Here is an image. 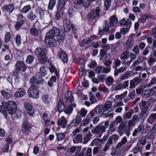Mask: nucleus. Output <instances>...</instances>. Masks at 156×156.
Returning a JSON list of instances; mask_svg holds the SVG:
<instances>
[{"mask_svg": "<svg viewBox=\"0 0 156 156\" xmlns=\"http://www.w3.org/2000/svg\"><path fill=\"white\" fill-rule=\"evenodd\" d=\"M92 42L90 38H88L85 40V49H87L91 46V43Z\"/></svg>", "mask_w": 156, "mask_h": 156, "instance_id": "nucleus-56", "label": "nucleus"}, {"mask_svg": "<svg viewBox=\"0 0 156 156\" xmlns=\"http://www.w3.org/2000/svg\"><path fill=\"white\" fill-rule=\"evenodd\" d=\"M35 54L37 55L38 60L41 63L44 64L47 61V57L44 49L40 48H37Z\"/></svg>", "mask_w": 156, "mask_h": 156, "instance_id": "nucleus-2", "label": "nucleus"}, {"mask_svg": "<svg viewBox=\"0 0 156 156\" xmlns=\"http://www.w3.org/2000/svg\"><path fill=\"white\" fill-rule=\"evenodd\" d=\"M127 139L126 136H124L122 139L118 143L116 146V148L117 149L120 148L122 146L127 142Z\"/></svg>", "mask_w": 156, "mask_h": 156, "instance_id": "nucleus-25", "label": "nucleus"}, {"mask_svg": "<svg viewBox=\"0 0 156 156\" xmlns=\"http://www.w3.org/2000/svg\"><path fill=\"white\" fill-rule=\"evenodd\" d=\"M14 84L16 86L19 84L20 82V77L17 76H15L14 78Z\"/></svg>", "mask_w": 156, "mask_h": 156, "instance_id": "nucleus-60", "label": "nucleus"}, {"mask_svg": "<svg viewBox=\"0 0 156 156\" xmlns=\"http://www.w3.org/2000/svg\"><path fill=\"white\" fill-rule=\"evenodd\" d=\"M118 24V20L116 16L112 15L109 18V27H115Z\"/></svg>", "mask_w": 156, "mask_h": 156, "instance_id": "nucleus-11", "label": "nucleus"}, {"mask_svg": "<svg viewBox=\"0 0 156 156\" xmlns=\"http://www.w3.org/2000/svg\"><path fill=\"white\" fill-rule=\"evenodd\" d=\"M25 94V91L23 88H19L17 91L15 93L14 95L15 97L17 98L23 97Z\"/></svg>", "mask_w": 156, "mask_h": 156, "instance_id": "nucleus-22", "label": "nucleus"}, {"mask_svg": "<svg viewBox=\"0 0 156 156\" xmlns=\"http://www.w3.org/2000/svg\"><path fill=\"white\" fill-rule=\"evenodd\" d=\"M111 3V0H105V5L106 10H108L109 9Z\"/></svg>", "mask_w": 156, "mask_h": 156, "instance_id": "nucleus-63", "label": "nucleus"}, {"mask_svg": "<svg viewBox=\"0 0 156 156\" xmlns=\"http://www.w3.org/2000/svg\"><path fill=\"white\" fill-rule=\"evenodd\" d=\"M39 80H37L35 77H33L30 79V83L31 84H43L44 82L42 78H39Z\"/></svg>", "mask_w": 156, "mask_h": 156, "instance_id": "nucleus-23", "label": "nucleus"}, {"mask_svg": "<svg viewBox=\"0 0 156 156\" xmlns=\"http://www.w3.org/2000/svg\"><path fill=\"white\" fill-rule=\"evenodd\" d=\"M139 105L141 109L144 110L145 108H147L148 109V107L146 106L147 103L146 102L144 101H142L140 102L139 103Z\"/></svg>", "mask_w": 156, "mask_h": 156, "instance_id": "nucleus-43", "label": "nucleus"}, {"mask_svg": "<svg viewBox=\"0 0 156 156\" xmlns=\"http://www.w3.org/2000/svg\"><path fill=\"white\" fill-rule=\"evenodd\" d=\"M114 82L113 77L111 76L107 77L106 79L105 83L108 86H110Z\"/></svg>", "mask_w": 156, "mask_h": 156, "instance_id": "nucleus-32", "label": "nucleus"}, {"mask_svg": "<svg viewBox=\"0 0 156 156\" xmlns=\"http://www.w3.org/2000/svg\"><path fill=\"white\" fill-rule=\"evenodd\" d=\"M128 51H124L121 55L120 58L122 60H126L128 58Z\"/></svg>", "mask_w": 156, "mask_h": 156, "instance_id": "nucleus-47", "label": "nucleus"}, {"mask_svg": "<svg viewBox=\"0 0 156 156\" xmlns=\"http://www.w3.org/2000/svg\"><path fill=\"white\" fill-rule=\"evenodd\" d=\"M65 108V105L61 101H59L58 105V108L59 112H62L64 110Z\"/></svg>", "mask_w": 156, "mask_h": 156, "instance_id": "nucleus-40", "label": "nucleus"}, {"mask_svg": "<svg viewBox=\"0 0 156 156\" xmlns=\"http://www.w3.org/2000/svg\"><path fill=\"white\" fill-rule=\"evenodd\" d=\"M28 18L31 20H33L36 18V16L35 14L32 12H30L28 16Z\"/></svg>", "mask_w": 156, "mask_h": 156, "instance_id": "nucleus-57", "label": "nucleus"}, {"mask_svg": "<svg viewBox=\"0 0 156 156\" xmlns=\"http://www.w3.org/2000/svg\"><path fill=\"white\" fill-rule=\"evenodd\" d=\"M134 113V111L133 109L130 110L129 111L126 113L123 116L124 119H129L130 118L132 115Z\"/></svg>", "mask_w": 156, "mask_h": 156, "instance_id": "nucleus-37", "label": "nucleus"}, {"mask_svg": "<svg viewBox=\"0 0 156 156\" xmlns=\"http://www.w3.org/2000/svg\"><path fill=\"white\" fill-rule=\"evenodd\" d=\"M106 112L105 111H103L102 112V115H103V118H104L111 119L113 117L114 114L113 112H111L110 111L108 113H106Z\"/></svg>", "mask_w": 156, "mask_h": 156, "instance_id": "nucleus-28", "label": "nucleus"}, {"mask_svg": "<svg viewBox=\"0 0 156 156\" xmlns=\"http://www.w3.org/2000/svg\"><path fill=\"white\" fill-rule=\"evenodd\" d=\"M156 83V78L155 77H154L151 79V82L148 84L146 85V87H150Z\"/></svg>", "mask_w": 156, "mask_h": 156, "instance_id": "nucleus-53", "label": "nucleus"}, {"mask_svg": "<svg viewBox=\"0 0 156 156\" xmlns=\"http://www.w3.org/2000/svg\"><path fill=\"white\" fill-rule=\"evenodd\" d=\"M28 95L33 99H38L39 97V91L35 85H31L28 90Z\"/></svg>", "mask_w": 156, "mask_h": 156, "instance_id": "nucleus-3", "label": "nucleus"}, {"mask_svg": "<svg viewBox=\"0 0 156 156\" xmlns=\"http://www.w3.org/2000/svg\"><path fill=\"white\" fill-rule=\"evenodd\" d=\"M90 101L91 104L96 103L97 102V101L96 100L95 97L93 96H91L90 98Z\"/></svg>", "mask_w": 156, "mask_h": 156, "instance_id": "nucleus-64", "label": "nucleus"}, {"mask_svg": "<svg viewBox=\"0 0 156 156\" xmlns=\"http://www.w3.org/2000/svg\"><path fill=\"white\" fill-rule=\"evenodd\" d=\"M65 101H69L70 103H72L74 101V98L72 95V92L71 91H69L66 93L65 95Z\"/></svg>", "mask_w": 156, "mask_h": 156, "instance_id": "nucleus-24", "label": "nucleus"}, {"mask_svg": "<svg viewBox=\"0 0 156 156\" xmlns=\"http://www.w3.org/2000/svg\"><path fill=\"white\" fill-rule=\"evenodd\" d=\"M73 109L72 106L71 105L67 107L64 110V112L66 114L69 115L71 113L73 112Z\"/></svg>", "mask_w": 156, "mask_h": 156, "instance_id": "nucleus-41", "label": "nucleus"}, {"mask_svg": "<svg viewBox=\"0 0 156 156\" xmlns=\"http://www.w3.org/2000/svg\"><path fill=\"white\" fill-rule=\"evenodd\" d=\"M65 135L63 133H59L57 135V138L58 141H61L64 139Z\"/></svg>", "mask_w": 156, "mask_h": 156, "instance_id": "nucleus-58", "label": "nucleus"}, {"mask_svg": "<svg viewBox=\"0 0 156 156\" xmlns=\"http://www.w3.org/2000/svg\"><path fill=\"white\" fill-rule=\"evenodd\" d=\"M60 30L57 27H54L51 30H50L47 33L48 35H49L53 37H57L60 34Z\"/></svg>", "mask_w": 156, "mask_h": 156, "instance_id": "nucleus-13", "label": "nucleus"}, {"mask_svg": "<svg viewBox=\"0 0 156 156\" xmlns=\"http://www.w3.org/2000/svg\"><path fill=\"white\" fill-rule=\"evenodd\" d=\"M15 67L16 70L18 71L24 72L27 69V66L24 62L19 61L16 62L15 65Z\"/></svg>", "mask_w": 156, "mask_h": 156, "instance_id": "nucleus-8", "label": "nucleus"}, {"mask_svg": "<svg viewBox=\"0 0 156 156\" xmlns=\"http://www.w3.org/2000/svg\"><path fill=\"white\" fill-rule=\"evenodd\" d=\"M33 125L27 121L24 122L22 125V130L23 132L27 133L30 131Z\"/></svg>", "mask_w": 156, "mask_h": 156, "instance_id": "nucleus-7", "label": "nucleus"}, {"mask_svg": "<svg viewBox=\"0 0 156 156\" xmlns=\"http://www.w3.org/2000/svg\"><path fill=\"white\" fill-rule=\"evenodd\" d=\"M58 55L59 58L63 63H66L68 61V57L67 54L64 51L62 50L58 51Z\"/></svg>", "mask_w": 156, "mask_h": 156, "instance_id": "nucleus-12", "label": "nucleus"}, {"mask_svg": "<svg viewBox=\"0 0 156 156\" xmlns=\"http://www.w3.org/2000/svg\"><path fill=\"white\" fill-rule=\"evenodd\" d=\"M14 6L13 4H9L8 5H4L2 8V10L10 13L14 10Z\"/></svg>", "mask_w": 156, "mask_h": 156, "instance_id": "nucleus-14", "label": "nucleus"}, {"mask_svg": "<svg viewBox=\"0 0 156 156\" xmlns=\"http://www.w3.org/2000/svg\"><path fill=\"white\" fill-rule=\"evenodd\" d=\"M156 120V113H151L148 117L147 120V122L152 124Z\"/></svg>", "mask_w": 156, "mask_h": 156, "instance_id": "nucleus-26", "label": "nucleus"}, {"mask_svg": "<svg viewBox=\"0 0 156 156\" xmlns=\"http://www.w3.org/2000/svg\"><path fill=\"white\" fill-rule=\"evenodd\" d=\"M87 110L84 108H82L80 111L77 112V115L80 114V116L82 117H84L87 114Z\"/></svg>", "mask_w": 156, "mask_h": 156, "instance_id": "nucleus-35", "label": "nucleus"}, {"mask_svg": "<svg viewBox=\"0 0 156 156\" xmlns=\"http://www.w3.org/2000/svg\"><path fill=\"white\" fill-rule=\"evenodd\" d=\"M121 61L119 59H117L115 60L113 63L114 65L113 66V68H116L117 67L119 66L121 64Z\"/></svg>", "mask_w": 156, "mask_h": 156, "instance_id": "nucleus-52", "label": "nucleus"}, {"mask_svg": "<svg viewBox=\"0 0 156 156\" xmlns=\"http://www.w3.org/2000/svg\"><path fill=\"white\" fill-rule=\"evenodd\" d=\"M100 11V9L98 7L96 8L95 11L92 12L91 13L90 17L92 19H94L98 18L100 16L99 12Z\"/></svg>", "mask_w": 156, "mask_h": 156, "instance_id": "nucleus-21", "label": "nucleus"}, {"mask_svg": "<svg viewBox=\"0 0 156 156\" xmlns=\"http://www.w3.org/2000/svg\"><path fill=\"white\" fill-rule=\"evenodd\" d=\"M57 37V41L59 43H62L63 42L64 38L63 36L59 34Z\"/></svg>", "mask_w": 156, "mask_h": 156, "instance_id": "nucleus-55", "label": "nucleus"}, {"mask_svg": "<svg viewBox=\"0 0 156 156\" xmlns=\"http://www.w3.org/2000/svg\"><path fill=\"white\" fill-rule=\"evenodd\" d=\"M31 9L30 5L24 6L21 9V12L23 13H26L28 12Z\"/></svg>", "mask_w": 156, "mask_h": 156, "instance_id": "nucleus-39", "label": "nucleus"}, {"mask_svg": "<svg viewBox=\"0 0 156 156\" xmlns=\"http://www.w3.org/2000/svg\"><path fill=\"white\" fill-rule=\"evenodd\" d=\"M143 93L147 97L152 95L154 91L152 89H147L143 91Z\"/></svg>", "mask_w": 156, "mask_h": 156, "instance_id": "nucleus-36", "label": "nucleus"}, {"mask_svg": "<svg viewBox=\"0 0 156 156\" xmlns=\"http://www.w3.org/2000/svg\"><path fill=\"white\" fill-rule=\"evenodd\" d=\"M92 118L88 116V114L87 117L84 119L82 121L83 125L84 126H87L88 125Z\"/></svg>", "mask_w": 156, "mask_h": 156, "instance_id": "nucleus-31", "label": "nucleus"}, {"mask_svg": "<svg viewBox=\"0 0 156 156\" xmlns=\"http://www.w3.org/2000/svg\"><path fill=\"white\" fill-rule=\"evenodd\" d=\"M67 121L64 116H62L60 118L58 121L57 125L58 126L63 128H65L67 125Z\"/></svg>", "mask_w": 156, "mask_h": 156, "instance_id": "nucleus-10", "label": "nucleus"}, {"mask_svg": "<svg viewBox=\"0 0 156 156\" xmlns=\"http://www.w3.org/2000/svg\"><path fill=\"white\" fill-rule=\"evenodd\" d=\"M39 24L38 22L37 21H36L33 25V27L31 28L30 30V31L31 34L34 36H37L39 34L38 30L36 28V25L38 26Z\"/></svg>", "mask_w": 156, "mask_h": 156, "instance_id": "nucleus-18", "label": "nucleus"}, {"mask_svg": "<svg viewBox=\"0 0 156 156\" xmlns=\"http://www.w3.org/2000/svg\"><path fill=\"white\" fill-rule=\"evenodd\" d=\"M108 121L105 122L104 125L102 124H100L94 128H93L91 130V133L94 134L96 133H102L105 132L106 129V127H107L108 126Z\"/></svg>", "mask_w": 156, "mask_h": 156, "instance_id": "nucleus-4", "label": "nucleus"}, {"mask_svg": "<svg viewBox=\"0 0 156 156\" xmlns=\"http://www.w3.org/2000/svg\"><path fill=\"white\" fill-rule=\"evenodd\" d=\"M112 104V102L110 101H106L103 106V111H105V112L107 111L111 108Z\"/></svg>", "mask_w": 156, "mask_h": 156, "instance_id": "nucleus-33", "label": "nucleus"}, {"mask_svg": "<svg viewBox=\"0 0 156 156\" xmlns=\"http://www.w3.org/2000/svg\"><path fill=\"white\" fill-rule=\"evenodd\" d=\"M140 82V80L138 78H135L133 80H131L130 82L129 89L130 90L134 88Z\"/></svg>", "mask_w": 156, "mask_h": 156, "instance_id": "nucleus-16", "label": "nucleus"}, {"mask_svg": "<svg viewBox=\"0 0 156 156\" xmlns=\"http://www.w3.org/2000/svg\"><path fill=\"white\" fill-rule=\"evenodd\" d=\"M25 107L27 109V113L30 116H33L35 111V109L33 108V105L31 103H27L25 105Z\"/></svg>", "mask_w": 156, "mask_h": 156, "instance_id": "nucleus-9", "label": "nucleus"}, {"mask_svg": "<svg viewBox=\"0 0 156 156\" xmlns=\"http://www.w3.org/2000/svg\"><path fill=\"white\" fill-rule=\"evenodd\" d=\"M126 125V124L124 122H122L117 127V131L120 136H121L124 133Z\"/></svg>", "mask_w": 156, "mask_h": 156, "instance_id": "nucleus-17", "label": "nucleus"}, {"mask_svg": "<svg viewBox=\"0 0 156 156\" xmlns=\"http://www.w3.org/2000/svg\"><path fill=\"white\" fill-rule=\"evenodd\" d=\"M56 0H50L48 6V9L50 10H52L56 4Z\"/></svg>", "mask_w": 156, "mask_h": 156, "instance_id": "nucleus-45", "label": "nucleus"}, {"mask_svg": "<svg viewBox=\"0 0 156 156\" xmlns=\"http://www.w3.org/2000/svg\"><path fill=\"white\" fill-rule=\"evenodd\" d=\"M147 108H145L144 110H142L140 114V117L143 119H145L147 116L148 114L147 112Z\"/></svg>", "mask_w": 156, "mask_h": 156, "instance_id": "nucleus-38", "label": "nucleus"}, {"mask_svg": "<svg viewBox=\"0 0 156 156\" xmlns=\"http://www.w3.org/2000/svg\"><path fill=\"white\" fill-rule=\"evenodd\" d=\"M4 105L5 107L7 112L10 115L16 114V118H20L21 116V112L19 110L16 109L17 105L16 103L13 101H8L5 103Z\"/></svg>", "mask_w": 156, "mask_h": 156, "instance_id": "nucleus-1", "label": "nucleus"}, {"mask_svg": "<svg viewBox=\"0 0 156 156\" xmlns=\"http://www.w3.org/2000/svg\"><path fill=\"white\" fill-rule=\"evenodd\" d=\"M122 119L120 116H117L115 120V122L116 124H118L122 122Z\"/></svg>", "mask_w": 156, "mask_h": 156, "instance_id": "nucleus-61", "label": "nucleus"}, {"mask_svg": "<svg viewBox=\"0 0 156 156\" xmlns=\"http://www.w3.org/2000/svg\"><path fill=\"white\" fill-rule=\"evenodd\" d=\"M103 110V106L102 105H98L96 106L88 114V116L93 117L95 115H98L100 114Z\"/></svg>", "mask_w": 156, "mask_h": 156, "instance_id": "nucleus-5", "label": "nucleus"}, {"mask_svg": "<svg viewBox=\"0 0 156 156\" xmlns=\"http://www.w3.org/2000/svg\"><path fill=\"white\" fill-rule=\"evenodd\" d=\"M81 121V116H80L77 115L75 119H74L72 120L71 121L70 124H73V123L74 126L78 127L80 124Z\"/></svg>", "mask_w": 156, "mask_h": 156, "instance_id": "nucleus-20", "label": "nucleus"}, {"mask_svg": "<svg viewBox=\"0 0 156 156\" xmlns=\"http://www.w3.org/2000/svg\"><path fill=\"white\" fill-rule=\"evenodd\" d=\"M39 73L42 76H45L47 74V71L44 67L42 66L40 68Z\"/></svg>", "mask_w": 156, "mask_h": 156, "instance_id": "nucleus-50", "label": "nucleus"}, {"mask_svg": "<svg viewBox=\"0 0 156 156\" xmlns=\"http://www.w3.org/2000/svg\"><path fill=\"white\" fill-rule=\"evenodd\" d=\"M67 0H58V5L57 9L58 10H61L65 6Z\"/></svg>", "mask_w": 156, "mask_h": 156, "instance_id": "nucleus-30", "label": "nucleus"}, {"mask_svg": "<svg viewBox=\"0 0 156 156\" xmlns=\"http://www.w3.org/2000/svg\"><path fill=\"white\" fill-rule=\"evenodd\" d=\"M41 101L44 104L48 105L49 104L51 99L48 93H43L41 97Z\"/></svg>", "mask_w": 156, "mask_h": 156, "instance_id": "nucleus-19", "label": "nucleus"}, {"mask_svg": "<svg viewBox=\"0 0 156 156\" xmlns=\"http://www.w3.org/2000/svg\"><path fill=\"white\" fill-rule=\"evenodd\" d=\"M129 28L127 27L125 28H121L120 30L121 33L122 35L124 34H125L127 33L129 31Z\"/></svg>", "mask_w": 156, "mask_h": 156, "instance_id": "nucleus-62", "label": "nucleus"}, {"mask_svg": "<svg viewBox=\"0 0 156 156\" xmlns=\"http://www.w3.org/2000/svg\"><path fill=\"white\" fill-rule=\"evenodd\" d=\"M15 42L16 45H19L21 43V36L20 34H17L15 38Z\"/></svg>", "mask_w": 156, "mask_h": 156, "instance_id": "nucleus-42", "label": "nucleus"}, {"mask_svg": "<svg viewBox=\"0 0 156 156\" xmlns=\"http://www.w3.org/2000/svg\"><path fill=\"white\" fill-rule=\"evenodd\" d=\"M144 126H143L140 125L137 129H135L132 134L133 136H136L137 133L143 132L144 131Z\"/></svg>", "mask_w": 156, "mask_h": 156, "instance_id": "nucleus-27", "label": "nucleus"}, {"mask_svg": "<svg viewBox=\"0 0 156 156\" xmlns=\"http://www.w3.org/2000/svg\"><path fill=\"white\" fill-rule=\"evenodd\" d=\"M24 23V20H21L20 21H17L15 26L16 30H19Z\"/></svg>", "mask_w": 156, "mask_h": 156, "instance_id": "nucleus-34", "label": "nucleus"}, {"mask_svg": "<svg viewBox=\"0 0 156 156\" xmlns=\"http://www.w3.org/2000/svg\"><path fill=\"white\" fill-rule=\"evenodd\" d=\"M46 35L44 40L46 44L51 47H53L56 45V41L54 37L49 35H48L47 34H46Z\"/></svg>", "mask_w": 156, "mask_h": 156, "instance_id": "nucleus-6", "label": "nucleus"}, {"mask_svg": "<svg viewBox=\"0 0 156 156\" xmlns=\"http://www.w3.org/2000/svg\"><path fill=\"white\" fill-rule=\"evenodd\" d=\"M76 6L78 5L83 6L87 7L89 5V1L88 0H77L76 2H74Z\"/></svg>", "mask_w": 156, "mask_h": 156, "instance_id": "nucleus-15", "label": "nucleus"}, {"mask_svg": "<svg viewBox=\"0 0 156 156\" xmlns=\"http://www.w3.org/2000/svg\"><path fill=\"white\" fill-rule=\"evenodd\" d=\"M127 91H126L120 95H116L115 96V98L117 99L120 100L126 97L127 94Z\"/></svg>", "mask_w": 156, "mask_h": 156, "instance_id": "nucleus-48", "label": "nucleus"}, {"mask_svg": "<svg viewBox=\"0 0 156 156\" xmlns=\"http://www.w3.org/2000/svg\"><path fill=\"white\" fill-rule=\"evenodd\" d=\"M34 58V57L33 56L29 55L27 57L25 62L27 63L30 64L33 62Z\"/></svg>", "mask_w": 156, "mask_h": 156, "instance_id": "nucleus-44", "label": "nucleus"}, {"mask_svg": "<svg viewBox=\"0 0 156 156\" xmlns=\"http://www.w3.org/2000/svg\"><path fill=\"white\" fill-rule=\"evenodd\" d=\"M144 69H143V68L142 66H137L135 68V70L136 71H140V70H146L147 67L146 66V63H144Z\"/></svg>", "mask_w": 156, "mask_h": 156, "instance_id": "nucleus-54", "label": "nucleus"}, {"mask_svg": "<svg viewBox=\"0 0 156 156\" xmlns=\"http://www.w3.org/2000/svg\"><path fill=\"white\" fill-rule=\"evenodd\" d=\"M1 93L2 95L5 98L8 99L11 97L10 94L8 92H6L4 90H2L1 91Z\"/></svg>", "mask_w": 156, "mask_h": 156, "instance_id": "nucleus-46", "label": "nucleus"}, {"mask_svg": "<svg viewBox=\"0 0 156 156\" xmlns=\"http://www.w3.org/2000/svg\"><path fill=\"white\" fill-rule=\"evenodd\" d=\"M73 140L75 144L81 143L82 141V136L81 135L78 134L73 138Z\"/></svg>", "mask_w": 156, "mask_h": 156, "instance_id": "nucleus-29", "label": "nucleus"}, {"mask_svg": "<svg viewBox=\"0 0 156 156\" xmlns=\"http://www.w3.org/2000/svg\"><path fill=\"white\" fill-rule=\"evenodd\" d=\"M11 35L9 32H7L5 35L4 39L5 42V43H7L11 40Z\"/></svg>", "mask_w": 156, "mask_h": 156, "instance_id": "nucleus-51", "label": "nucleus"}, {"mask_svg": "<svg viewBox=\"0 0 156 156\" xmlns=\"http://www.w3.org/2000/svg\"><path fill=\"white\" fill-rule=\"evenodd\" d=\"M97 65V63L95 61L92 60L89 62L88 66L90 68H93Z\"/></svg>", "mask_w": 156, "mask_h": 156, "instance_id": "nucleus-59", "label": "nucleus"}, {"mask_svg": "<svg viewBox=\"0 0 156 156\" xmlns=\"http://www.w3.org/2000/svg\"><path fill=\"white\" fill-rule=\"evenodd\" d=\"M133 43L132 38L129 37L128 38L126 44V47L129 48H130V46L132 45Z\"/></svg>", "mask_w": 156, "mask_h": 156, "instance_id": "nucleus-49", "label": "nucleus"}]
</instances>
